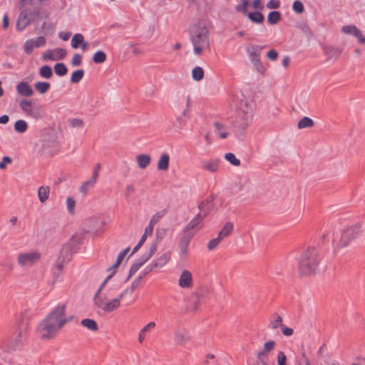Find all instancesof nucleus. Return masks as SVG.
Wrapping results in <instances>:
<instances>
[{"label":"nucleus","mask_w":365,"mask_h":365,"mask_svg":"<svg viewBox=\"0 0 365 365\" xmlns=\"http://www.w3.org/2000/svg\"><path fill=\"white\" fill-rule=\"evenodd\" d=\"M66 309V304L56 306L49 314L37 327V331L41 337L46 339H52L66 324L63 314Z\"/></svg>","instance_id":"1"},{"label":"nucleus","mask_w":365,"mask_h":365,"mask_svg":"<svg viewBox=\"0 0 365 365\" xmlns=\"http://www.w3.org/2000/svg\"><path fill=\"white\" fill-rule=\"evenodd\" d=\"M326 269L327 264L322 263L320 255L316 247H308L302 254L299 260V272L300 274L308 276L324 272Z\"/></svg>","instance_id":"2"},{"label":"nucleus","mask_w":365,"mask_h":365,"mask_svg":"<svg viewBox=\"0 0 365 365\" xmlns=\"http://www.w3.org/2000/svg\"><path fill=\"white\" fill-rule=\"evenodd\" d=\"M190 38L193 45V52L200 56L210 48L209 31L200 21L193 24L190 29Z\"/></svg>","instance_id":"3"},{"label":"nucleus","mask_w":365,"mask_h":365,"mask_svg":"<svg viewBox=\"0 0 365 365\" xmlns=\"http://www.w3.org/2000/svg\"><path fill=\"white\" fill-rule=\"evenodd\" d=\"M31 314L28 311L21 313L18 321V328L16 336L9 344L8 349L11 351L20 349L24 340L27 336V331L29 329Z\"/></svg>","instance_id":"4"},{"label":"nucleus","mask_w":365,"mask_h":365,"mask_svg":"<svg viewBox=\"0 0 365 365\" xmlns=\"http://www.w3.org/2000/svg\"><path fill=\"white\" fill-rule=\"evenodd\" d=\"M81 243L80 238L77 239V236L73 235L71 242L68 244L63 245L61 251L60 257L58 259L56 264L53 267L58 270L63 272L64 262H68L71 260L72 252H76L75 244Z\"/></svg>","instance_id":"5"},{"label":"nucleus","mask_w":365,"mask_h":365,"mask_svg":"<svg viewBox=\"0 0 365 365\" xmlns=\"http://www.w3.org/2000/svg\"><path fill=\"white\" fill-rule=\"evenodd\" d=\"M360 224H355L344 229L341 235L339 240L336 242L339 248L346 247L349 243L356 239L361 232Z\"/></svg>","instance_id":"6"},{"label":"nucleus","mask_w":365,"mask_h":365,"mask_svg":"<svg viewBox=\"0 0 365 365\" xmlns=\"http://www.w3.org/2000/svg\"><path fill=\"white\" fill-rule=\"evenodd\" d=\"M21 109L29 116L34 119H41L45 116V111L42 106L32 105V101L28 99H23L19 103Z\"/></svg>","instance_id":"7"},{"label":"nucleus","mask_w":365,"mask_h":365,"mask_svg":"<svg viewBox=\"0 0 365 365\" xmlns=\"http://www.w3.org/2000/svg\"><path fill=\"white\" fill-rule=\"evenodd\" d=\"M265 48V46L260 45H250L247 48V52L249 56V58L257 72L263 73L264 72V68L260 61V53L262 50Z\"/></svg>","instance_id":"8"},{"label":"nucleus","mask_w":365,"mask_h":365,"mask_svg":"<svg viewBox=\"0 0 365 365\" xmlns=\"http://www.w3.org/2000/svg\"><path fill=\"white\" fill-rule=\"evenodd\" d=\"M249 4V0H241V3L236 6L235 10L247 16L252 23L257 24H262L264 21V16L262 13L259 11L247 13Z\"/></svg>","instance_id":"9"},{"label":"nucleus","mask_w":365,"mask_h":365,"mask_svg":"<svg viewBox=\"0 0 365 365\" xmlns=\"http://www.w3.org/2000/svg\"><path fill=\"white\" fill-rule=\"evenodd\" d=\"M41 258V254L37 251L19 253L17 257V262L22 267H31L37 262Z\"/></svg>","instance_id":"10"},{"label":"nucleus","mask_w":365,"mask_h":365,"mask_svg":"<svg viewBox=\"0 0 365 365\" xmlns=\"http://www.w3.org/2000/svg\"><path fill=\"white\" fill-rule=\"evenodd\" d=\"M95 305L105 312H111L118 308L120 305L119 299H113L110 302H106L103 297L93 299Z\"/></svg>","instance_id":"11"},{"label":"nucleus","mask_w":365,"mask_h":365,"mask_svg":"<svg viewBox=\"0 0 365 365\" xmlns=\"http://www.w3.org/2000/svg\"><path fill=\"white\" fill-rule=\"evenodd\" d=\"M195 234L196 232H186L185 230L183 229L182 235L180 237L178 242V247L181 255H186L187 254L188 246L192 238L195 236Z\"/></svg>","instance_id":"12"},{"label":"nucleus","mask_w":365,"mask_h":365,"mask_svg":"<svg viewBox=\"0 0 365 365\" xmlns=\"http://www.w3.org/2000/svg\"><path fill=\"white\" fill-rule=\"evenodd\" d=\"M251 122V116L247 113L240 111L237 115V118L234 123V128L236 129V132L242 133L246 129L250 123Z\"/></svg>","instance_id":"13"},{"label":"nucleus","mask_w":365,"mask_h":365,"mask_svg":"<svg viewBox=\"0 0 365 365\" xmlns=\"http://www.w3.org/2000/svg\"><path fill=\"white\" fill-rule=\"evenodd\" d=\"M215 200L214 195H210L207 199L201 200L198 202L199 214L205 218L214 208L213 201Z\"/></svg>","instance_id":"14"},{"label":"nucleus","mask_w":365,"mask_h":365,"mask_svg":"<svg viewBox=\"0 0 365 365\" xmlns=\"http://www.w3.org/2000/svg\"><path fill=\"white\" fill-rule=\"evenodd\" d=\"M322 51L327 57V61H336L342 53V49L330 45L322 46Z\"/></svg>","instance_id":"15"},{"label":"nucleus","mask_w":365,"mask_h":365,"mask_svg":"<svg viewBox=\"0 0 365 365\" xmlns=\"http://www.w3.org/2000/svg\"><path fill=\"white\" fill-rule=\"evenodd\" d=\"M170 259V252H166L162 255L158 257L156 259L153 261L150 267L148 266L145 267V274L150 272L154 268L163 267L165 266Z\"/></svg>","instance_id":"16"},{"label":"nucleus","mask_w":365,"mask_h":365,"mask_svg":"<svg viewBox=\"0 0 365 365\" xmlns=\"http://www.w3.org/2000/svg\"><path fill=\"white\" fill-rule=\"evenodd\" d=\"M191 103V98L189 96L186 98V108L182 111L181 115L178 117L174 123V128L179 130L185 124L187 120L189 118V108Z\"/></svg>","instance_id":"17"},{"label":"nucleus","mask_w":365,"mask_h":365,"mask_svg":"<svg viewBox=\"0 0 365 365\" xmlns=\"http://www.w3.org/2000/svg\"><path fill=\"white\" fill-rule=\"evenodd\" d=\"M191 103V98L189 96L186 98V108L182 111L181 115L178 117L174 123V128L179 130L185 124L187 120L189 118V108Z\"/></svg>","instance_id":"18"},{"label":"nucleus","mask_w":365,"mask_h":365,"mask_svg":"<svg viewBox=\"0 0 365 365\" xmlns=\"http://www.w3.org/2000/svg\"><path fill=\"white\" fill-rule=\"evenodd\" d=\"M190 336L187 331L181 327H178L174 332V341L177 345H182L184 343L190 341Z\"/></svg>","instance_id":"19"},{"label":"nucleus","mask_w":365,"mask_h":365,"mask_svg":"<svg viewBox=\"0 0 365 365\" xmlns=\"http://www.w3.org/2000/svg\"><path fill=\"white\" fill-rule=\"evenodd\" d=\"M205 218L197 213L190 222L184 227L185 231L196 232L195 229H200L202 227V221Z\"/></svg>","instance_id":"20"},{"label":"nucleus","mask_w":365,"mask_h":365,"mask_svg":"<svg viewBox=\"0 0 365 365\" xmlns=\"http://www.w3.org/2000/svg\"><path fill=\"white\" fill-rule=\"evenodd\" d=\"M17 93L22 96L31 97L34 95L32 87L27 83L21 81L16 86Z\"/></svg>","instance_id":"21"},{"label":"nucleus","mask_w":365,"mask_h":365,"mask_svg":"<svg viewBox=\"0 0 365 365\" xmlns=\"http://www.w3.org/2000/svg\"><path fill=\"white\" fill-rule=\"evenodd\" d=\"M179 286L182 288H189L192 285V274L185 269L182 272L179 278Z\"/></svg>","instance_id":"22"},{"label":"nucleus","mask_w":365,"mask_h":365,"mask_svg":"<svg viewBox=\"0 0 365 365\" xmlns=\"http://www.w3.org/2000/svg\"><path fill=\"white\" fill-rule=\"evenodd\" d=\"M31 22L26 10L21 12L16 21V28L19 31H23Z\"/></svg>","instance_id":"23"},{"label":"nucleus","mask_w":365,"mask_h":365,"mask_svg":"<svg viewBox=\"0 0 365 365\" xmlns=\"http://www.w3.org/2000/svg\"><path fill=\"white\" fill-rule=\"evenodd\" d=\"M220 162V160L218 158L204 160L202 161V166L210 173H215L218 170Z\"/></svg>","instance_id":"24"},{"label":"nucleus","mask_w":365,"mask_h":365,"mask_svg":"<svg viewBox=\"0 0 365 365\" xmlns=\"http://www.w3.org/2000/svg\"><path fill=\"white\" fill-rule=\"evenodd\" d=\"M275 341L269 340L264 344V349L259 351L257 354V359H267V354L272 351L275 346Z\"/></svg>","instance_id":"25"},{"label":"nucleus","mask_w":365,"mask_h":365,"mask_svg":"<svg viewBox=\"0 0 365 365\" xmlns=\"http://www.w3.org/2000/svg\"><path fill=\"white\" fill-rule=\"evenodd\" d=\"M170 156L167 153H163L158 160L157 168L159 170L165 171L169 168Z\"/></svg>","instance_id":"26"},{"label":"nucleus","mask_w":365,"mask_h":365,"mask_svg":"<svg viewBox=\"0 0 365 365\" xmlns=\"http://www.w3.org/2000/svg\"><path fill=\"white\" fill-rule=\"evenodd\" d=\"M51 189L48 186H41L38 189V197L41 203L45 202L49 196Z\"/></svg>","instance_id":"27"},{"label":"nucleus","mask_w":365,"mask_h":365,"mask_svg":"<svg viewBox=\"0 0 365 365\" xmlns=\"http://www.w3.org/2000/svg\"><path fill=\"white\" fill-rule=\"evenodd\" d=\"M282 325V317L277 313H274L268 327L271 329H276L279 327L281 328Z\"/></svg>","instance_id":"28"},{"label":"nucleus","mask_w":365,"mask_h":365,"mask_svg":"<svg viewBox=\"0 0 365 365\" xmlns=\"http://www.w3.org/2000/svg\"><path fill=\"white\" fill-rule=\"evenodd\" d=\"M138 165L141 169L146 168L150 163L151 158L148 155L140 154L136 157Z\"/></svg>","instance_id":"29"},{"label":"nucleus","mask_w":365,"mask_h":365,"mask_svg":"<svg viewBox=\"0 0 365 365\" xmlns=\"http://www.w3.org/2000/svg\"><path fill=\"white\" fill-rule=\"evenodd\" d=\"M233 224L227 222L222 229L219 232L217 237L222 240L223 238L229 236L233 230Z\"/></svg>","instance_id":"30"},{"label":"nucleus","mask_w":365,"mask_h":365,"mask_svg":"<svg viewBox=\"0 0 365 365\" xmlns=\"http://www.w3.org/2000/svg\"><path fill=\"white\" fill-rule=\"evenodd\" d=\"M81 324L92 331H96L98 329L96 322L92 319H83L81 320Z\"/></svg>","instance_id":"31"},{"label":"nucleus","mask_w":365,"mask_h":365,"mask_svg":"<svg viewBox=\"0 0 365 365\" xmlns=\"http://www.w3.org/2000/svg\"><path fill=\"white\" fill-rule=\"evenodd\" d=\"M29 125L26 120H18L14 125V130L18 133H24L28 130Z\"/></svg>","instance_id":"32"},{"label":"nucleus","mask_w":365,"mask_h":365,"mask_svg":"<svg viewBox=\"0 0 365 365\" xmlns=\"http://www.w3.org/2000/svg\"><path fill=\"white\" fill-rule=\"evenodd\" d=\"M282 16L279 11H273L268 14L267 21L270 25H275L281 20Z\"/></svg>","instance_id":"33"},{"label":"nucleus","mask_w":365,"mask_h":365,"mask_svg":"<svg viewBox=\"0 0 365 365\" xmlns=\"http://www.w3.org/2000/svg\"><path fill=\"white\" fill-rule=\"evenodd\" d=\"M84 41V36L81 34H76L73 35L71 39V46L74 49H77L80 47L82 43Z\"/></svg>","instance_id":"34"},{"label":"nucleus","mask_w":365,"mask_h":365,"mask_svg":"<svg viewBox=\"0 0 365 365\" xmlns=\"http://www.w3.org/2000/svg\"><path fill=\"white\" fill-rule=\"evenodd\" d=\"M51 84L48 82H43L38 81L34 84V88L36 89L41 94L46 93L50 88Z\"/></svg>","instance_id":"35"},{"label":"nucleus","mask_w":365,"mask_h":365,"mask_svg":"<svg viewBox=\"0 0 365 365\" xmlns=\"http://www.w3.org/2000/svg\"><path fill=\"white\" fill-rule=\"evenodd\" d=\"M168 232V229L166 228H158L155 232V240L152 242V244L155 245V248L160 242L164 238Z\"/></svg>","instance_id":"36"},{"label":"nucleus","mask_w":365,"mask_h":365,"mask_svg":"<svg viewBox=\"0 0 365 365\" xmlns=\"http://www.w3.org/2000/svg\"><path fill=\"white\" fill-rule=\"evenodd\" d=\"M314 123L312 119L309 117L302 118L297 124V127L299 129L311 128L314 125Z\"/></svg>","instance_id":"37"},{"label":"nucleus","mask_w":365,"mask_h":365,"mask_svg":"<svg viewBox=\"0 0 365 365\" xmlns=\"http://www.w3.org/2000/svg\"><path fill=\"white\" fill-rule=\"evenodd\" d=\"M39 75L44 78L48 79L51 78L53 76V71L51 66L48 65H44L41 67L39 70Z\"/></svg>","instance_id":"38"},{"label":"nucleus","mask_w":365,"mask_h":365,"mask_svg":"<svg viewBox=\"0 0 365 365\" xmlns=\"http://www.w3.org/2000/svg\"><path fill=\"white\" fill-rule=\"evenodd\" d=\"M192 77L196 81H200L204 78V71L200 66L195 67L192 71Z\"/></svg>","instance_id":"39"},{"label":"nucleus","mask_w":365,"mask_h":365,"mask_svg":"<svg viewBox=\"0 0 365 365\" xmlns=\"http://www.w3.org/2000/svg\"><path fill=\"white\" fill-rule=\"evenodd\" d=\"M54 71L56 75L59 76H63L66 75L68 68L63 63H57L54 66Z\"/></svg>","instance_id":"40"},{"label":"nucleus","mask_w":365,"mask_h":365,"mask_svg":"<svg viewBox=\"0 0 365 365\" xmlns=\"http://www.w3.org/2000/svg\"><path fill=\"white\" fill-rule=\"evenodd\" d=\"M84 76V71L83 69L76 70L71 74V82L72 83H78L81 81Z\"/></svg>","instance_id":"41"},{"label":"nucleus","mask_w":365,"mask_h":365,"mask_svg":"<svg viewBox=\"0 0 365 365\" xmlns=\"http://www.w3.org/2000/svg\"><path fill=\"white\" fill-rule=\"evenodd\" d=\"M96 181L94 179H89L84 182L82 185L80 187V191L83 193V195H86L88 190L91 187H93Z\"/></svg>","instance_id":"42"},{"label":"nucleus","mask_w":365,"mask_h":365,"mask_svg":"<svg viewBox=\"0 0 365 365\" xmlns=\"http://www.w3.org/2000/svg\"><path fill=\"white\" fill-rule=\"evenodd\" d=\"M155 326V323L153 322H151L148 323L146 326H145L140 331L138 335V341L140 343H143L144 340V336L146 334L147 331H148L150 329L154 328Z\"/></svg>","instance_id":"43"},{"label":"nucleus","mask_w":365,"mask_h":365,"mask_svg":"<svg viewBox=\"0 0 365 365\" xmlns=\"http://www.w3.org/2000/svg\"><path fill=\"white\" fill-rule=\"evenodd\" d=\"M106 60V54L102 51H96L93 56V61L95 63H102Z\"/></svg>","instance_id":"44"},{"label":"nucleus","mask_w":365,"mask_h":365,"mask_svg":"<svg viewBox=\"0 0 365 365\" xmlns=\"http://www.w3.org/2000/svg\"><path fill=\"white\" fill-rule=\"evenodd\" d=\"M156 251H157V248H155V245L151 244L148 252L143 254L140 257V259H143L145 262H146L153 256V255L156 252Z\"/></svg>","instance_id":"45"},{"label":"nucleus","mask_w":365,"mask_h":365,"mask_svg":"<svg viewBox=\"0 0 365 365\" xmlns=\"http://www.w3.org/2000/svg\"><path fill=\"white\" fill-rule=\"evenodd\" d=\"M359 29L354 26H344L342 27V31L345 34L353 35L354 36H356L357 34L359 35Z\"/></svg>","instance_id":"46"},{"label":"nucleus","mask_w":365,"mask_h":365,"mask_svg":"<svg viewBox=\"0 0 365 365\" xmlns=\"http://www.w3.org/2000/svg\"><path fill=\"white\" fill-rule=\"evenodd\" d=\"M225 158L232 165L239 166L240 165V160L232 153H226Z\"/></svg>","instance_id":"47"},{"label":"nucleus","mask_w":365,"mask_h":365,"mask_svg":"<svg viewBox=\"0 0 365 365\" xmlns=\"http://www.w3.org/2000/svg\"><path fill=\"white\" fill-rule=\"evenodd\" d=\"M165 213H166L165 210H160V211L156 212L155 215H153L152 216L150 222L155 225L161 220V218H163L164 217Z\"/></svg>","instance_id":"48"},{"label":"nucleus","mask_w":365,"mask_h":365,"mask_svg":"<svg viewBox=\"0 0 365 365\" xmlns=\"http://www.w3.org/2000/svg\"><path fill=\"white\" fill-rule=\"evenodd\" d=\"M34 48V39H29L24 44V51L27 54H31Z\"/></svg>","instance_id":"49"},{"label":"nucleus","mask_w":365,"mask_h":365,"mask_svg":"<svg viewBox=\"0 0 365 365\" xmlns=\"http://www.w3.org/2000/svg\"><path fill=\"white\" fill-rule=\"evenodd\" d=\"M214 126L216 128V133L219 135L221 138H226L228 135L227 132H220V130L225 128V125L223 124H220L217 122H215L213 123Z\"/></svg>","instance_id":"50"},{"label":"nucleus","mask_w":365,"mask_h":365,"mask_svg":"<svg viewBox=\"0 0 365 365\" xmlns=\"http://www.w3.org/2000/svg\"><path fill=\"white\" fill-rule=\"evenodd\" d=\"M292 9L295 13L300 14L304 12V7L301 1L297 0L293 3Z\"/></svg>","instance_id":"51"},{"label":"nucleus","mask_w":365,"mask_h":365,"mask_svg":"<svg viewBox=\"0 0 365 365\" xmlns=\"http://www.w3.org/2000/svg\"><path fill=\"white\" fill-rule=\"evenodd\" d=\"M146 274H145V271L143 274H142L141 275L138 276L137 278L135 279V280L132 282L130 286V293H133L135 291V289L138 287L140 281Z\"/></svg>","instance_id":"52"},{"label":"nucleus","mask_w":365,"mask_h":365,"mask_svg":"<svg viewBox=\"0 0 365 365\" xmlns=\"http://www.w3.org/2000/svg\"><path fill=\"white\" fill-rule=\"evenodd\" d=\"M66 205H67L68 212L70 214H73L75 206H76V201L71 197H67V200H66Z\"/></svg>","instance_id":"53"},{"label":"nucleus","mask_w":365,"mask_h":365,"mask_svg":"<svg viewBox=\"0 0 365 365\" xmlns=\"http://www.w3.org/2000/svg\"><path fill=\"white\" fill-rule=\"evenodd\" d=\"M141 267L137 262H134L132 266L130 267L129 274L128 277L125 279V282H128L129 279L137 272V271Z\"/></svg>","instance_id":"54"},{"label":"nucleus","mask_w":365,"mask_h":365,"mask_svg":"<svg viewBox=\"0 0 365 365\" xmlns=\"http://www.w3.org/2000/svg\"><path fill=\"white\" fill-rule=\"evenodd\" d=\"M51 0H29V4L35 7L41 8L47 5Z\"/></svg>","instance_id":"55"},{"label":"nucleus","mask_w":365,"mask_h":365,"mask_svg":"<svg viewBox=\"0 0 365 365\" xmlns=\"http://www.w3.org/2000/svg\"><path fill=\"white\" fill-rule=\"evenodd\" d=\"M222 240L217 237L212 239L207 245V249L210 251L214 250Z\"/></svg>","instance_id":"56"},{"label":"nucleus","mask_w":365,"mask_h":365,"mask_svg":"<svg viewBox=\"0 0 365 365\" xmlns=\"http://www.w3.org/2000/svg\"><path fill=\"white\" fill-rule=\"evenodd\" d=\"M82 63V56L79 53H75L71 60V65L73 66H79Z\"/></svg>","instance_id":"57"},{"label":"nucleus","mask_w":365,"mask_h":365,"mask_svg":"<svg viewBox=\"0 0 365 365\" xmlns=\"http://www.w3.org/2000/svg\"><path fill=\"white\" fill-rule=\"evenodd\" d=\"M69 123L73 128H81L84 125L83 121L79 118H72L69 120Z\"/></svg>","instance_id":"58"},{"label":"nucleus","mask_w":365,"mask_h":365,"mask_svg":"<svg viewBox=\"0 0 365 365\" xmlns=\"http://www.w3.org/2000/svg\"><path fill=\"white\" fill-rule=\"evenodd\" d=\"M53 279L54 282H60L62 279L63 272L53 267L52 269Z\"/></svg>","instance_id":"59"},{"label":"nucleus","mask_w":365,"mask_h":365,"mask_svg":"<svg viewBox=\"0 0 365 365\" xmlns=\"http://www.w3.org/2000/svg\"><path fill=\"white\" fill-rule=\"evenodd\" d=\"M277 364L278 365H286L287 356L283 351H279L277 354Z\"/></svg>","instance_id":"60"},{"label":"nucleus","mask_w":365,"mask_h":365,"mask_svg":"<svg viewBox=\"0 0 365 365\" xmlns=\"http://www.w3.org/2000/svg\"><path fill=\"white\" fill-rule=\"evenodd\" d=\"M39 9H40V8L36 7V9L34 11H32L28 13L29 19H31V21H34L39 17V16H40Z\"/></svg>","instance_id":"61"},{"label":"nucleus","mask_w":365,"mask_h":365,"mask_svg":"<svg viewBox=\"0 0 365 365\" xmlns=\"http://www.w3.org/2000/svg\"><path fill=\"white\" fill-rule=\"evenodd\" d=\"M46 38L43 36H38L34 39V46L36 48L42 47L46 44Z\"/></svg>","instance_id":"62"},{"label":"nucleus","mask_w":365,"mask_h":365,"mask_svg":"<svg viewBox=\"0 0 365 365\" xmlns=\"http://www.w3.org/2000/svg\"><path fill=\"white\" fill-rule=\"evenodd\" d=\"M146 239H147V237H146L145 235H143L141 236V238H140V241L138 242V244L133 249L131 255H133L134 253H135L142 247V245L144 244V242L146 240Z\"/></svg>","instance_id":"63"},{"label":"nucleus","mask_w":365,"mask_h":365,"mask_svg":"<svg viewBox=\"0 0 365 365\" xmlns=\"http://www.w3.org/2000/svg\"><path fill=\"white\" fill-rule=\"evenodd\" d=\"M280 6V1L279 0H269L267 4L268 9H278Z\"/></svg>","instance_id":"64"}]
</instances>
